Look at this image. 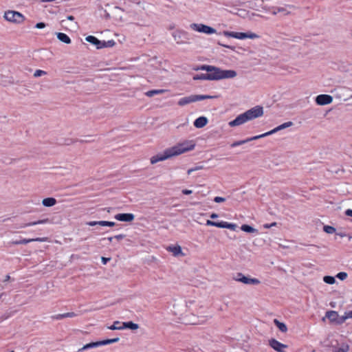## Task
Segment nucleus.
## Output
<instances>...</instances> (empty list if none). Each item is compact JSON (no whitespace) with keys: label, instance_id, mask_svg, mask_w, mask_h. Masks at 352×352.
<instances>
[{"label":"nucleus","instance_id":"obj_1","mask_svg":"<svg viewBox=\"0 0 352 352\" xmlns=\"http://www.w3.org/2000/svg\"><path fill=\"white\" fill-rule=\"evenodd\" d=\"M195 144L192 141H185L174 146L166 148L162 153H158L151 158V163L154 164L158 162L166 160L174 156L194 149Z\"/></svg>","mask_w":352,"mask_h":352},{"label":"nucleus","instance_id":"obj_2","mask_svg":"<svg viewBox=\"0 0 352 352\" xmlns=\"http://www.w3.org/2000/svg\"><path fill=\"white\" fill-rule=\"evenodd\" d=\"M195 69L206 71L208 74V76L210 77L209 80H219L221 79L234 78L237 75L234 70H224L215 66L208 65H203Z\"/></svg>","mask_w":352,"mask_h":352},{"label":"nucleus","instance_id":"obj_3","mask_svg":"<svg viewBox=\"0 0 352 352\" xmlns=\"http://www.w3.org/2000/svg\"><path fill=\"white\" fill-rule=\"evenodd\" d=\"M214 96H208V95H190L188 96H186L180 98L178 100V105L184 106L188 104L195 102L199 100H203L208 98H213Z\"/></svg>","mask_w":352,"mask_h":352},{"label":"nucleus","instance_id":"obj_4","mask_svg":"<svg viewBox=\"0 0 352 352\" xmlns=\"http://www.w3.org/2000/svg\"><path fill=\"white\" fill-rule=\"evenodd\" d=\"M223 34L227 37H232L238 39H245V38H258L259 36L253 32H229V31H223Z\"/></svg>","mask_w":352,"mask_h":352},{"label":"nucleus","instance_id":"obj_5","mask_svg":"<svg viewBox=\"0 0 352 352\" xmlns=\"http://www.w3.org/2000/svg\"><path fill=\"white\" fill-rule=\"evenodd\" d=\"M119 340H120L119 338H112V339L104 340L102 341L90 342V343H88V344L84 345L82 348L79 349L78 352H81L85 350H88L90 349L101 346L103 345L115 343V342H117Z\"/></svg>","mask_w":352,"mask_h":352},{"label":"nucleus","instance_id":"obj_6","mask_svg":"<svg viewBox=\"0 0 352 352\" xmlns=\"http://www.w3.org/2000/svg\"><path fill=\"white\" fill-rule=\"evenodd\" d=\"M3 17L6 21L15 23H21L25 19V17L22 14L13 10L5 12Z\"/></svg>","mask_w":352,"mask_h":352},{"label":"nucleus","instance_id":"obj_7","mask_svg":"<svg viewBox=\"0 0 352 352\" xmlns=\"http://www.w3.org/2000/svg\"><path fill=\"white\" fill-rule=\"evenodd\" d=\"M190 28L194 31L206 34H212L217 32V30L214 28L203 23H191L190 25Z\"/></svg>","mask_w":352,"mask_h":352},{"label":"nucleus","instance_id":"obj_8","mask_svg":"<svg viewBox=\"0 0 352 352\" xmlns=\"http://www.w3.org/2000/svg\"><path fill=\"white\" fill-rule=\"evenodd\" d=\"M248 121L259 118L263 115V108L261 106H256L244 112Z\"/></svg>","mask_w":352,"mask_h":352},{"label":"nucleus","instance_id":"obj_9","mask_svg":"<svg viewBox=\"0 0 352 352\" xmlns=\"http://www.w3.org/2000/svg\"><path fill=\"white\" fill-rule=\"evenodd\" d=\"M236 281L241 282L246 285H258L261 282L256 278H250L249 276H244L242 273H237L234 277Z\"/></svg>","mask_w":352,"mask_h":352},{"label":"nucleus","instance_id":"obj_10","mask_svg":"<svg viewBox=\"0 0 352 352\" xmlns=\"http://www.w3.org/2000/svg\"><path fill=\"white\" fill-rule=\"evenodd\" d=\"M293 122L289 121V122H285L278 126H276V128H274V129L267 132V133H265L263 134H261V135H259V137H261V138H264V137H266L267 135H272V134H274L280 130H283V129H285L287 127H289V126H293Z\"/></svg>","mask_w":352,"mask_h":352},{"label":"nucleus","instance_id":"obj_11","mask_svg":"<svg viewBox=\"0 0 352 352\" xmlns=\"http://www.w3.org/2000/svg\"><path fill=\"white\" fill-rule=\"evenodd\" d=\"M333 98L330 95L320 94L316 98V102L318 105H326L331 103Z\"/></svg>","mask_w":352,"mask_h":352},{"label":"nucleus","instance_id":"obj_12","mask_svg":"<svg viewBox=\"0 0 352 352\" xmlns=\"http://www.w3.org/2000/svg\"><path fill=\"white\" fill-rule=\"evenodd\" d=\"M269 344L273 349L278 352H285L284 349L288 347L287 345L282 344L274 338L269 340Z\"/></svg>","mask_w":352,"mask_h":352},{"label":"nucleus","instance_id":"obj_13","mask_svg":"<svg viewBox=\"0 0 352 352\" xmlns=\"http://www.w3.org/2000/svg\"><path fill=\"white\" fill-rule=\"evenodd\" d=\"M248 120L244 114V113L239 115L234 120L229 122L228 124L231 127L237 126L239 125H241L245 122H247Z\"/></svg>","mask_w":352,"mask_h":352},{"label":"nucleus","instance_id":"obj_14","mask_svg":"<svg viewBox=\"0 0 352 352\" xmlns=\"http://www.w3.org/2000/svg\"><path fill=\"white\" fill-rule=\"evenodd\" d=\"M114 217L120 221L130 222L134 219L135 216L131 213H119L116 214Z\"/></svg>","mask_w":352,"mask_h":352},{"label":"nucleus","instance_id":"obj_15","mask_svg":"<svg viewBox=\"0 0 352 352\" xmlns=\"http://www.w3.org/2000/svg\"><path fill=\"white\" fill-rule=\"evenodd\" d=\"M47 239L46 237H42V238H36V239H23L22 240L19 241H12V244L13 245H20V244H27L28 243L32 242V241H38V242H44L46 241Z\"/></svg>","mask_w":352,"mask_h":352},{"label":"nucleus","instance_id":"obj_16","mask_svg":"<svg viewBox=\"0 0 352 352\" xmlns=\"http://www.w3.org/2000/svg\"><path fill=\"white\" fill-rule=\"evenodd\" d=\"M85 40L87 42L96 45L97 49L102 48V41L98 40L96 37H95L94 36H88L85 38Z\"/></svg>","mask_w":352,"mask_h":352},{"label":"nucleus","instance_id":"obj_17","mask_svg":"<svg viewBox=\"0 0 352 352\" xmlns=\"http://www.w3.org/2000/svg\"><path fill=\"white\" fill-rule=\"evenodd\" d=\"M208 123V119L204 116H201L197 118L194 122V126L196 128L200 129L205 126Z\"/></svg>","mask_w":352,"mask_h":352},{"label":"nucleus","instance_id":"obj_18","mask_svg":"<svg viewBox=\"0 0 352 352\" xmlns=\"http://www.w3.org/2000/svg\"><path fill=\"white\" fill-rule=\"evenodd\" d=\"M75 316H76V314L74 312H67L52 316V318L54 320H62L65 318H73Z\"/></svg>","mask_w":352,"mask_h":352},{"label":"nucleus","instance_id":"obj_19","mask_svg":"<svg viewBox=\"0 0 352 352\" xmlns=\"http://www.w3.org/2000/svg\"><path fill=\"white\" fill-rule=\"evenodd\" d=\"M48 221H49L48 219H45L38 220V221H36L30 222V223H28L21 224L19 226V228H26V227L32 226H35V225L44 224V223H47Z\"/></svg>","mask_w":352,"mask_h":352},{"label":"nucleus","instance_id":"obj_20","mask_svg":"<svg viewBox=\"0 0 352 352\" xmlns=\"http://www.w3.org/2000/svg\"><path fill=\"white\" fill-rule=\"evenodd\" d=\"M260 138H261L259 137V135H256V136H254V137L248 138L246 140L236 141V142H233L231 144V147L234 148V147L242 145V144H243L245 143H247V142H248L250 141L254 140H258V139H260Z\"/></svg>","mask_w":352,"mask_h":352},{"label":"nucleus","instance_id":"obj_21","mask_svg":"<svg viewBox=\"0 0 352 352\" xmlns=\"http://www.w3.org/2000/svg\"><path fill=\"white\" fill-rule=\"evenodd\" d=\"M325 316L331 322H336L337 319L338 318V314L336 311H328L326 312Z\"/></svg>","mask_w":352,"mask_h":352},{"label":"nucleus","instance_id":"obj_22","mask_svg":"<svg viewBox=\"0 0 352 352\" xmlns=\"http://www.w3.org/2000/svg\"><path fill=\"white\" fill-rule=\"evenodd\" d=\"M56 36L58 39L64 43L69 44L72 42L70 38L65 33L58 32Z\"/></svg>","mask_w":352,"mask_h":352},{"label":"nucleus","instance_id":"obj_23","mask_svg":"<svg viewBox=\"0 0 352 352\" xmlns=\"http://www.w3.org/2000/svg\"><path fill=\"white\" fill-rule=\"evenodd\" d=\"M139 327L138 324H135L131 321L129 322H124L122 323V329H130L132 330L138 329Z\"/></svg>","mask_w":352,"mask_h":352},{"label":"nucleus","instance_id":"obj_24","mask_svg":"<svg viewBox=\"0 0 352 352\" xmlns=\"http://www.w3.org/2000/svg\"><path fill=\"white\" fill-rule=\"evenodd\" d=\"M220 228H228V229L234 231V230H236V229L237 228V225L235 223H228L227 221H221Z\"/></svg>","mask_w":352,"mask_h":352},{"label":"nucleus","instance_id":"obj_25","mask_svg":"<svg viewBox=\"0 0 352 352\" xmlns=\"http://www.w3.org/2000/svg\"><path fill=\"white\" fill-rule=\"evenodd\" d=\"M42 204L44 206L51 207L56 204V200L55 198L53 197H47L43 199Z\"/></svg>","mask_w":352,"mask_h":352},{"label":"nucleus","instance_id":"obj_26","mask_svg":"<svg viewBox=\"0 0 352 352\" xmlns=\"http://www.w3.org/2000/svg\"><path fill=\"white\" fill-rule=\"evenodd\" d=\"M167 250L172 252L174 256H178L179 254H182V248L179 245L175 246H169Z\"/></svg>","mask_w":352,"mask_h":352},{"label":"nucleus","instance_id":"obj_27","mask_svg":"<svg viewBox=\"0 0 352 352\" xmlns=\"http://www.w3.org/2000/svg\"><path fill=\"white\" fill-rule=\"evenodd\" d=\"M241 230L243 232H248V233H256V234L258 233V232L256 229H255L253 227H252L249 225H247V224L242 225L241 227Z\"/></svg>","mask_w":352,"mask_h":352},{"label":"nucleus","instance_id":"obj_28","mask_svg":"<svg viewBox=\"0 0 352 352\" xmlns=\"http://www.w3.org/2000/svg\"><path fill=\"white\" fill-rule=\"evenodd\" d=\"M278 12H283L285 15H288L290 14V12L287 11L286 8L284 7H274L272 8V14L276 15Z\"/></svg>","mask_w":352,"mask_h":352},{"label":"nucleus","instance_id":"obj_29","mask_svg":"<svg viewBox=\"0 0 352 352\" xmlns=\"http://www.w3.org/2000/svg\"><path fill=\"white\" fill-rule=\"evenodd\" d=\"M274 323L281 332L285 333L287 331V327L286 324L283 322H280L278 320L274 319Z\"/></svg>","mask_w":352,"mask_h":352},{"label":"nucleus","instance_id":"obj_30","mask_svg":"<svg viewBox=\"0 0 352 352\" xmlns=\"http://www.w3.org/2000/svg\"><path fill=\"white\" fill-rule=\"evenodd\" d=\"M165 92L164 89H152L146 91L145 93L146 96L148 97H153L155 95L161 94Z\"/></svg>","mask_w":352,"mask_h":352},{"label":"nucleus","instance_id":"obj_31","mask_svg":"<svg viewBox=\"0 0 352 352\" xmlns=\"http://www.w3.org/2000/svg\"><path fill=\"white\" fill-rule=\"evenodd\" d=\"M210 77L208 76V74H196L193 76V80H209V78Z\"/></svg>","mask_w":352,"mask_h":352},{"label":"nucleus","instance_id":"obj_32","mask_svg":"<svg viewBox=\"0 0 352 352\" xmlns=\"http://www.w3.org/2000/svg\"><path fill=\"white\" fill-rule=\"evenodd\" d=\"M349 350L348 344H342L340 346L336 347L333 350L334 352H347Z\"/></svg>","mask_w":352,"mask_h":352},{"label":"nucleus","instance_id":"obj_33","mask_svg":"<svg viewBox=\"0 0 352 352\" xmlns=\"http://www.w3.org/2000/svg\"><path fill=\"white\" fill-rule=\"evenodd\" d=\"M122 322L119 321H116L111 327H109V329L111 330H122Z\"/></svg>","mask_w":352,"mask_h":352},{"label":"nucleus","instance_id":"obj_34","mask_svg":"<svg viewBox=\"0 0 352 352\" xmlns=\"http://www.w3.org/2000/svg\"><path fill=\"white\" fill-rule=\"evenodd\" d=\"M323 280L324 283L329 284V285H332V284L335 283V282H336L335 278L331 276H324Z\"/></svg>","mask_w":352,"mask_h":352},{"label":"nucleus","instance_id":"obj_35","mask_svg":"<svg viewBox=\"0 0 352 352\" xmlns=\"http://www.w3.org/2000/svg\"><path fill=\"white\" fill-rule=\"evenodd\" d=\"M323 230L328 234H333L336 232V228L331 226H324L323 227Z\"/></svg>","mask_w":352,"mask_h":352},{"label":"nucleus","instance_id":"obj_36","mask_svg":"<svg viewBox=\"0 0 352 352\" xmlns=\"http://www.w3.org/2000/svg\"><path fill=\"white\" fill-rule=\"evenodd\" d=\"M115 44V42L113 40H109L108 41H102V48L103 47H112Z\"/></svg>","mask_w":352,"mask_h":352},{"label":"nucleus","instance_id":"obj_37","mask_svg":"<svg viewBox=\"0 0 352 352\" xmlns=\"http://www.w3.org/2000/svg\"><path fill=\"white\" fill-rule=\"evenodd\" d=\"M206 224V226H215L217 228H220L221 221L217 222V221H213L211 220H207Z\"/></svg>","mask_w":352,"mask_h":352},{"label":"nucleus","instance_id":"obj_38","mask_svg":"<svg viewBox=\"0 0 352 352\" xmlns=\"http://www.w3.org/2000/svg\"><path fill=\"white\" fill-rule=\"evenodd\" d=\"M348 276L347 273L342 272L337 274L336 277L341 280H345Z\"/></svg>","mask_w":352,"mask_h":352},{"label":"nucleus","instance_id":"obj_39","mask_svg":"<svg viewBox=\"0 0 352 352\" xmlns=\"http://www.w3.org/2000/svg\"><path fill=\"white\" fill-rule=\"evenodd\" d=\"M101 226H110L112 227L115 226V223L113 221H100Z\"/></svg>","mask_w":352,"mask_h":352},{"label":"nucleus","instance_id":"obj_40","mask_svg":"<svg viewBox=\"0 0 352 352\" xmlns=\"http://www.w3.org/2000/svg\"><path fill=\"white\" fill-rule=\"evenodd\" d=\"M346 319H348V318L346 317V315L344 314L343 316H342L340 317L338 316L336 323L338 324H342L346 321Z\"/></svg>","mask_w":352,"mask_h":352},{"label":"nucleus","instance_id":"obj_41","mask_svg":"<svg viewBox=\"0 0 352 352\" xmlns=\"http://www.w3.org/2000/svg\"><path fill=\"white\" fill-rule=\"evenodd\" d=\"M47 73L46 72L43 71V70H41V69H37L35 71L34 74V77H39V76H41L43 75H45Z\"/></svg>","mask_w":352,"mask_h":352},{"label":"nucleus","instance_id":"obj_42","mask_svg":"<svg viewBox=\"0 0 352 352\" xmlns=\"http://www.w3.org/2000/svg\"><path fill=\"white\" fill-rule=\"evenodd\" d=\"M175 40L177 43H183L182 40H180L182 36H185V35H173Z\"/></svg>","mask_w":352,"mask_h":352},{"label":"nucleus","instance_id":"obj_43","mask_svg":"<svg viewBox=\"0 0 352 352\" xmlns=\"http://www.w3.org/2000/svg\"><path fill=\"white\" fill-rule=\"evenodd\" d=\"M87 225L89 226H95L96 225H99L100 226V221H89L87 223Z\"/></svg>","mask_w":352,"mask_h":352},{"label":"nucleus","instance_id":"obj_44","mask_svg":"<svg viewBox=\"0 0 352 352\" xmlns=\"http://www.w3.org/2000/svg\"><path fill=\"white\" fill-rule=\"evenodd\" d=\"M46 26V24L43 22H40L36 24L35 28L38 29L44 28Z\"/></svg>","mask_w":352,"mask_h":352},{"label":"nucleus","instance_id":"obj_45","mask_svg":"<svg viewBox=\"0 0 352 352\" xmlns=\"http://www.w3.org/2000/svg\"><path fill=\"white\" fill-rule=\"evenodd\" d=\"M225 200H226L225 198L221 197H215L214 199V201L216 203L223 202Z\"/></svg>","mask_w":352,"mask_h":352},{"label":"nucleus","instance_id":"obj_46","mask_svg":"<svg viewBox=\"0 0 352 352\" xmlns=\"http://www.w3.org/2000/svg\"><path fill=\"white\" fill-rule=\"evenodd\" d=\"M218 44H219V45L223 46V47H227V48L231 49V50H233V51H234V50H235V47H233V46L228 45H225V44H223V43H221V42H219V41L218 42Z\"/></svg>","mask_w":352,"mask_h":352},{"label":"nucleus","instance_id":"obj_47","mask_svg":"<svg viewBox=\"0 0 352 352\" xmlns=\"http://www.w3.org/2000/svg\"><path fill=\"white\" fill-rule=\"evenodd\" d=\"M110 259H111L110 258H106V257L101 258L102 263L104 265H106L107 263V262L110 261Z\"/></svg>","mask_w":352,"mask_h":352},{"label":"nucleus","instance_id":"obj_48","mask_svg":"<svg viewBox=\"0 0 352 352\" xmlns=\"http://www.w3.org/2000/svg\"><path fill=\"white\" fill-rule=\"evenodd\" d=\"M346 317L349 318H352V310L344 312Z\"/></svg>","mask_w":352,"mask_h":352},{"label":"nucleus","instance_id":"obj_49","mask_svg":"<svg viewBox=\"0 0 352 352\" xmlns=\"http://www.w3.org/2000/svg\"><path fill=\"white\" fill-rule=\"evenodd\" d=\"M200 168L199 167H195V168H190L188 170V174L190 175V173H192L193 171H195L197 170H199Z\"/></svg>","mask_w":352,"mask_h":352},{"label":"nucleus","instance_id":"obj_50","mask_svg":"<svg viewBox=\"0 0 352 352\" xmlns=\"http://www.w3.org/2000/svg\"><path fill=\"white\" fill-rule=\"evenodd\" d=\"M345 214L349 217H352V210L351 209H347L345 211Z\"/></svg>","mask_w":352,"mask_h":352},{"label":"nucleus","instance_id":"obj_51","mask_svg":"<svg viewBox=\"0 0 352 352\" xmlns=\"http://www.w3.org/2000/svg\"><path fill=\"white\" fill-rule=\"evenodd\" d=\"M182 193L184 195H190L192 193V190H188V189H184L182 190Z\"/></svg>","mask_w":352,"mask_h":352},{"label":"nucleus","instance_id":"obj_52","mask_svg":"<svg viewBox=\"0 0 352 352\" xmlns=\"http://www.w3.org/2000/svg\"><path fill=\"white\" fill-rule=\"evenodd\" d=\"M124 236H124V234H118V235H116V236H114V238H115V239H118V240H120V239H124Z\"/></svg>","mask_w":352,"mask_h":352},{"label":"nucleus","instance_id":"obj_53","mask_svg":"<svg viewBox=\"0 0 352 352\" xmlns=\"http://www.w3.org/2000/svg\"><path fill=\"white\" fill-rule=\"evenodd\" d=\"M11 280V277L10 276V275H6L4 280H3V283H6L7 281H9Z\"/></svg>","mask_w":352,"mask_h":352},{"label":"nucleus","instance_id":"obj_54","mask_svg":"<svg viewBox=\"0 0 352 352\" xmlns=\"http://www.w3.org/2000/svg\"><path fill=\"white\" fill-rule=\"evenodd\" d=\"M337 235L340 236V237H344V236H346V234L345 232H337L336 233Z\"/></svg>","mask_w":352,"mask_h":352},{"label":"nucleus","instance_id":"obj_55","mask_svg":"<svg viewBox=\"0 0 352 352\" xmlns=\"http://www.w3.org/2000/svg\"><path fill=\"white\" fill-rule=\"evenodd\" d=\"M217 217H218V214H216V213H212V214H211V215H210V218H211V219H216V218H217Z\"/></svg>","mask_w":352,"mask_h":352},{"label":"nucleus","instance_id":"obj_56","mask_svg":"<svg viewBox=\"0 0 352 352\" xmlns=\"http://www.w3.org/2000/svg\"><path fill=\"white\" fill-rule=\"evenodd\" d=\"M104 16L106 19L110 18V14L106 10H104Z\"/></svg>","mask_w":352,"mask_h":352},{"label":"nucleus","instance_id":"obj_57","mask_svg":"<svg viewBox=\"0 0 352 352\" xmlns=\"http://www.w3.org/2000/svg\"><path fill=\"white\" fill-rule=\"evenodd\" d=\"M73 142H74V141L72 140H69L68 142H65V144L69 145Z\"/></svg>","mask_w":352,"mask_h":352},{"label":"nucleus","instance_id":"obj_58","mask_svg":"<svg viewBox=\"0 0 352 352\" xmlns=\"http://www.w3.org/2000/svg\"><path fill=\"white\" fill-rule=\"evenodd\" d=\"M67 19H69L70 21H73L74 19V17L73 16H68Z\"/></svg>","mask_w":352,"mask_h":352},{"label":"nucleus","instance_id":"obj_59","mask_svg":"<svg viewBox=\"0 0 352 352\" xmlns=\"http://www.w3.org/2000/svg\"><path fill=\"white\" fill-rule=\"evenodd\" d=\"M263 227H264L265 228H271V226H270V224H265V225L263 226Z\"/></svg>","mask_w":352,"mask_h":352},{"label":"nucleus","instance_id":"obj_60","mask_svg":"<svg viewBox=\"0 0 352 352\" xmlns=\"http://www.w3.org/2000/svg\"><path fill=\"white\" fill-rule=\"evenodd\" d=\"M113 239H114V236L113 237V236H110V237L107 238L108 241H110V242H111Z\"/></svg>","mask_w":352,"mask_h":352},{"label":"nucleus","instance_id":"obj_61","mask_svg":"<svg viewBox=\"0 0 352 352\" xmlns=\"http://www.w3.org/2000/svg\"><path fill=\"white\" fill-rule=\"evenodd\" d=\"M270 225L271 226V228H272V226H276V223L274 222V223H270Z\"/></svg>","mask_w":352,"mask_h":352},{"label":"nucleus","instance_id":"obj_62","mask_svg":"<svg viewBox=\"0 0 352 352\" xmlns=\"http://www.w3.org/2000/svg\"><path fill=\"white\" fill-rule=\"evenodd\" d=\"M287 7L290 8H294L295 7L292 5H287Z\"/></svg>","mask_w":352,"mask_h":352},{"label":"nucleus","instance_id":"obj_63","mask_svg":"<svg viewBox=\"0 0 352 352\" xmlns=\"http://www.w3.org/2000/svg\"><path fill=\"white\" fill-rule=\"evenodd\" d=\"M4 295H5V293H4V292H2L1 294H0V299H1V297H2L3 296H4Z\"/></svg>","mask_w":352,"mask_h":352}]
</instances>
